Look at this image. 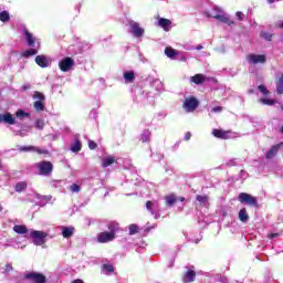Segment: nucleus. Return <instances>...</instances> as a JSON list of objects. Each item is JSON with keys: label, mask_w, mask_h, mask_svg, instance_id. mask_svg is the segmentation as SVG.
<instances>
[{"label": "nucleus", "mask_w": 283, "mask_h": 283, "mask_svg": "<svg viewBox=\"0 0 283 283\" xmlns=\"http://www.w3.org/2000/svg\"><path fill=\"white\" fill-rule=\"evenodd\" d=\"M30 238L35 247H43L46 242L45 239L48 238V232L33 230L30 232Z\"/></svg>", "instance_id": "f257e3e1"}, {"label": "nucleus", "mask_w": 283, "mask_h": 283, "mask_svg": "<svg viewBox=\"0 0 283 283\" xmlns=\"http://www.w3.org/2000/svg\"><path fill=\"white\" fill-rule=\"evenodd\" d=\"M33 98L35 102L33 103L34 109L36 112H44L45 111V95L39 91L33 93Z\"/></svg>", "instance_id": "f03ea898"}, {"label": "nucleus", "mask_w": 283, "mask_h": 283, "mask_svg": "<svg viewBox=\"0 0 283 283\" xmlns=\"http://www.w3.org/2000/svg\"><path fill=\"white\" fill-rule=\"evenodd\" d=\"M40 176H50L54 171V165L51 161L43 160L36 164Z\"/></svg>", "instance_id": "7ed1b4c3"}, {"label": "nucleus", "mask_w": 283, "mask_h": 283, "mask_svg": "<svg viewBox=\"0 0 283 283\" xmlns=\"http://www.w3.org/2000/svg\"><path fill=\"white\" fill-rule=\"evenodd\" d=\"M238 200L239 202H241V205H249V207H258V198L247 192H240Z\"/></svg>", "instance_id": "20e7f679"}, {"label": "nucleus", "mask_w": 283, "mask_h": 283, "mask_svg": "<svg viewBox=\"0 0 283 283\" xmlns=\"http://www.w3.org/2000/svg\"><path fill=\"white\" fill-rule=\"evenodd\" d=\"M24 280H29L31 283H46L48 277L44 274L38 272H29L24 274Z\"/></svg>", "instance_id": "39448f33"}, {"label": "nucleus", "mask_w": 283, "mask_h": 283, "mask_svg": "<svg viewBox=\"0 0 283 283\" xmlns=\"http://www.w3.org/2000/svg\"><path fill=\"white\" fill-rule=\"evenodd\" d=\"M199 102L196 97H187L182 104L184 109L186 112H196L198 109Z\"/></svg>", "instance_id": "423d86ee"}, {"label": "nucleus", "mask_w": 283, "mask_h": 283, "mask_svg": "<svg viewBox=\"0 0 283 283\" xmlns=\"http://www.w3.org/2000/svg\"><path fill=\"white\" fill-rule=\"evenodd\" d=\"M75 65L74 59L72 57H64L59 62V67L61 72H70Z\"/></svg>", "instance_id": "0eeeda50"}, {"label": "nucleus", "mask_w": 283, "mask_h": 283, "mask_svg": "<svg viewBox=\"0 0 283 283\" xmlns=\"http://www.w3.org/2000/svg\"><path fill=\"white\" fill-rule=\"evenodd\" d=\"M247 60H248V63H250L251 65H258V63L264 64L266 63V55L264 54L258 55V54L251 53L247 56Z\"/></svg>", "instance_id": "6e6552de"}, {"label": "nucleus", "mask_w": 283, "mask_h": 283, "mask_svg": "<svg viewBox=\"0 0 283 283\" xmlns=\"http://www.w3.org/2000/svg\"><path fill=\"white\" fill-rule=\"evenodd\" d=\"M114 240H116V235H114V233L104 231L97 234V242H99L101 244L114 242Z\"/></svg>", "instance_id": "1a4fd4ad"}, {"label": "nucleus", "mask_w": 283, "mask_h": 283, "mask_svg": "<svg viewBox=\"0 0 283 283\" xmlns=\"http://www.w3.org/2000/svg\"><path fill=\"white\" fill-rule=\"evenodd\" d=\"M231 130H223L218 128L212 130V136H214V138H220L221 140H229V138H231Z\"/></svg>", "instance_id": "9d476101"}, {"label": "nucleus", "mask_w": 283, "mask_h": 283, "mask_svg": "<svg viewBox=\"0 0 283 283\" xmlns=\"http://www.w3.org/2000/svg\"><path fill=\"white\" fill-rule=\"evenodd\" d=\"M130 30L132 34H134V36L137 39H140V36L145 34V29L140 28V24L136 21H130Z\"/></svg>", "instance_id": "9b49d317"}, {"label": "nucleus", "mask_w": 283, "mask_h": 283, "mask_svg": "<svg viewBox=\"0 0 283 283\" xmlns=\"http://www.w3.org/2000/svg\"><path fill=\"white\" fill-rule=\"evenodd\" d=\"M206 17L208 18V19H217V21H221V23H226L227 25H233V21L229 18V17H227V15H224V14H214V15H211V13H209V12H207L206 13Z\"/></svg>", "instance_id": "f8f14e48"}, {"label": "nucleus", "mask_w": 283, "mask_h": 283, "mask_svg": "<svg viewBox=\"0 0 283 283\" xmlns=\"http://www.w3.org/2000/svg\"><path fill=\"white\" fill-rule=\"evenodd\" d=\"M282 147H283V142L272 146L271 149L265 153L266 160H271V158H275V156H277V151H280Z\"/></svg>", "instance_id": "ddd939ff"}, {"label": "nucleus", "mask_w": 283, "mask_h": 283, "mask_svg": "<svg viewBox=\"0 0 283 283\" xmlns=\"http://www.w3.org/2000/svg\"><path fill=\"white\" fill-rule=\"evenodd\" d=\"M0 123H6L7 125H17V117H14V115L11 113H0Z\"/></svg>", "instance_id": "4468645a"}, {"label": "nucleus", "mask_w": 283, "mask_h": 283, "mask_svg": "<svg viewBox=\"0 0 283 283\" xmlns=\"http://www.w3.org/2000/svg\"><path fill=\"white\" fill-rule=\"evenodd\" d=\"M190 81L191 83H195V85H202V83L207 82L208 78L205 74H196L190 77Z\"/></svg>", "instance_id": "2eb2a0df"}, {"label": "nucleus", "mask_w": 283, "mask_h": 283, "mask_svg": "<svg viewBox=\"0 0 283 283\" xmlns=\"http://www.w3.org/2000/svg\"><path fill=\"white\" fill-rule=\"evenodd\" d=\"M169 25H171V20L166 19V18H160L158 21V27L163 28L165 32H169Z\"/></svg>", "instance_id": "dca6fc26"}, {"label": "nucleus", "mask_w": 283, "mask_h": 283, "mask_svg": "<svg viewBox=\"0 0 283 283\" xmlns=\"http://www.w3.org/2000/svg\"><path fill=\"white\" fill-rule=\"evenodd\" d=\"M196 280V271L189 270L184 274V282L191 283Z\"/></svg>", "instance_id": "f3484780"}, {"label": "nucleus", "mask_w": 283, "mask_h": 283, "mask_svg": "<svg viewBox=\"0 0 283 283\" xmlns=\"http://www.w3.org/2000/svg\"><path fill=\"white\" fill-rule=\"evenodd\" d=\"M149 140H151V130L144 129L139 136V142L140 143H149Z\"/></svg>", "instance_id": "a211bd4d"}, {"label": "nucleus", "mask_w": 283, "mask_h": 283, "mask_svg": "<svg viewBox=\"0 0 283 283\" xmlns=\"http://www.w3.org/2000/svg\"><path fill=\"white\" fill-rule=\"evenodd\" d=\"M74 227H62V237L65 239L72 238L74 235Z\"/></svg>", "instance_id": "6ab92c4d"}, {"label": "nucleus", "mask_w": 283, "mask_h": 283, "mask_svg": "<svg viewBox=\"0 0 283 283\" xmlns=\"http://www.w3.org/2000/svg\"><path fill=\"white\" fill-rule=\"evenodd\" d=\"M35 63L39 67H48V57L45 55L35 56Z\"/></svg>", "instance_id": "aec40b11"}, {"label": "nucleus", "mask_w": 283, "mask_h": 283, "mask_svg": "<svg viewBox=\"0 0 283 283\" xmlns=\"http://www.w3.org/2000/svg\"><path fill=\"white\" fill-rule=\"evenodd\" d=\"M107 229H108V233H113V235H116V231L120 229V224L116 221H112L108 223Z\"/></svg>", "instance_id": "412c9836"}, {"label": "nucleus", "mask_w": 283, "mask_h": 283, "mask_svg": "<svg viewBox=\"0 0 283 283\" xmlns=\"http://www.w3.org/2000/svg\"><path fill=\"white\" fill-rule=\"evenodd\" d=\"M24 34H25V39L29 48H34V43H35L34 35H32V33H30V31L28 30H24Z\"/></svg>", "instance_id": "4be33fe9"}, {"label": "nucleus", "mask_w": 283, "mask_h": 283, "mask_svg": "<svg viewBox=\"0 0 283 283\" xmlns=\"http://www.w3.org/2000/svg\"><path fill=\"white\" fill-rule=\"evenodd\" d=\"M196 200L197 202H199L200 207H207L209 202V197L207 195H203V196L197 195Z\"/></svg>", "instance_id": "5701e85b"}, {"label": "nucleus", "mask_w": 283, "mask_h": 283, "mask_svg": "<svg viewBox=\"0 0 283 283\" xmlns=\"http://www.w3.org/2000/svg\"><path fill=\"white\" fill-rule=\"evenodd\" d=\"M124 78L126 83H134L136 81V74L134 71L124 72Z\"/></svg>", "instance_id": "b1692460"}, {"label": "nucleus", "mask_w": 283, "mask_h": 283, "mask_svg": "<svg viewBox=\"0 0 283 283\" xmlns=\"http://www.w3.org/2000/svg\"><path fill=\"white\" fill-rule=\"evenodd\" d=\"M239 220L241 222H249V213L247 212V208H242L239 211Z\"/></svg>", "instance_id": "393cba45"}, {"label": "nucleus", "mask_w": 283, "mask_h": 283, "mask_svg": "<svg viewBox=\"0 0 283 283\" xmlns=\"http://www.w3.org/2000/svg\"><path fill=\"white\" fill-rule=\"evenodd\" d=\"M13 231L20 235H23L24 233H28V227L23 224H17L13 227Z\"/></svg>", "instance_id": "a878e982"}, {"label": "nucleus", "mask_w": 283, "mask_h": 283, "mask_svg": "<svg viewBox=\"0 0 283 283\" xmlns=\"http://www.w3.org/2000/svg\"><path fill=\"white\" fill-rule=\"evenodd\" d=\"M167 207H174L176 202H178V198L175 195L166 196L165 197Z\"/></svg>", "instance_id": "bb28decb"}, {"label": "nucleus", "mask_w": 283, "mask_h": 283, "mask_svg": "<svg viewBox=\"0 0 283 283\" xmlns=\"http://www.w3.org/2000/svg\"><path fill=\"white\" fill-rule=\"evenodd\" d=\"M275 85H276V94L282 95L283 94V74L275 82Z\"/></svg>", "instance_id": "cd10ccee"}, {"label": "nucleus", "mask_w": 283, "mask_h": 283, "mask_svg": "<svg viewBox=\"0 0 283 283\" xmlns=\"http://www.w3.org/2000/svg\"><path fill=\"white\" fill-rule=\"evenodd\" d=\"M82 147H83V145L81 144V140L75 139V142L71 146V151L76 154V153L81 151Z\"/></svg>", "instance_id": "c85d7f7f"}, {"label": "nucleus", "mask_w": 283, "mask_h": 283, "mask_svg": "<svg viewBox=\"0 0 283 283\" xmlns=\"http://www.w3.org/2000/svg\"><path fill=\"white\" fill-rule=\"evenodd\" d=\"M165 54H166V56H168V59H174V57L178 56V52H176L174 50V48H170V46H167L165 49Z\"/></svg>", "instance_id": "c756f323"}, {"label": "nucleus", "mask_w": 283, "mask_h": 283, "mask_svg": "<svg viewBox=\"0 0 283 283\" xmlns=\"http://www.w3.org/2000/svg\"><path fill=\"white\" fill-rule=\"evenodd\" d=\"M25 189H28V182L25 181H20L15 185L17 193H21V191H25Z\"/></svg>", "instance_id": "7c9ffc66"}, {"label": "nucleus", "mask_w": 283, "mask_h": 283, "mask_svg": "<svg viewBox=\"0 0 283 283\" xmlns=\"http://www.w3.org/2000/svg\"><path fill=\"white\" fill-rule=\"evenodd\" d=\"M114 163H116V159L114 157H106L105 159H103L102 167H111V165H114Z\"/></svg>", "instance_id": "2f4dec72"}, {"label": "nucleus", "mask_w": 283, "mask_h": 283, "mask_svg": "<svg viewBox=\"0 0 283 283\" xmlns=\"http://www.w3.org/2000/svg\"><path fill=\"white\" fill-rule=\"evenodd\" d=\"M38 52L39 51L36 49H29L22 53V56L24 59H30V56H34L35 54H38Z\"/></svg>", "instance_id": "473e14b6"}, {"label": "nucleus", "mask_w": 283, "mask_h": 283, "mask_svg": "<svg viewBox=\"0 0 283 283\" xmlns=\"http://www.w3.org/2000/svg\"><path fill=\"white\" fill-rule=\"evenodd\" d=\"M15 116L18 118H20L21 120H23V118H30V113H27L23 109H18L17 113H15Z\"/></svg>", "instance_id": "72a5a7b5"}, {"label": "nucleus", "mask_w": 283, "mask_h": 283, "mask_svg": "<svg viewBox=\"0 0 283 283\" xmlns=\"http://www.w3.org/2000/svg\"><path fill=\"white\" fill-rule=\"evenodd\" d=\"M0 21L8 23V21H10V13L8 11L0 12Z\"/></svg>", "instance_id": "f704fd0d"}, {"label": "nucleus", "mask_w": 283, "mask_h": 283, "mask_svg": "<svg viewBox=\"0 0 283 283\" xmlns=\"http://www.w3.org/2000/svg\"><path fill=\"white\" fill-rule=\"evenodd\" d=\"M33 151H35L36 154H39L40 156H49L50 155V150L45 149V148H39V147H34Z\"/></svg>", "instance_id": "c9c22d12"}, {"label": "nucleus", "mask_w": 283, "mask_h": 283, "mask_svg": "<svg viewBox=\"0 0 283 283\" xmlns=\"http://www.w3.org/2000/svg\"><path fill=\"white\" fill-rule=\"evenodd\" d=\"M139 229H138V226L137 224H130L128 227V233L129 235H136V233H138Z\"/></svg>", "instance_id": "e433bc0d"}, {"label": "nucleus", "mask_w": 283, "mask_h": 283, "mask_svg": "<svg viewBox=\"0 0 283 283\" xmlns=\"http://www.w3.org/2000/svg\"><path fill=\"white\" fill-rule=\"evenodd\" d=\"M102 271H104V273H114V265L103 264L102 265Z\"/></svg>", "instance_id": "4c0bfd02"}, {"label": "nucleus", "mask_w": 283, "mask_h": 283, "mask_svg": "<svg viewBox=\"0 0 283 283\" xmlns=\"http://www.w3.org/2000/svg\"><path fill=\"white\" fill-rule=\"evenodd\" d=\"M261 103H263V105H275L277 103V101L275 99H269V98H261L260 99Z\"/></svg>", "instance_id": "58836bf2"}, {"label": "nucleus", "mask_w": 283, "mask_h": 283, "mask_svg": "<svg viewBox=\"0 0 283 283\" xmlns=\"http://www.w3.org/2000/svg\"><path fill=\"white\" fill-rule=\"evenodd\" d=\"M258 90H259L262 94H264V96H269V94H271V92H269V88H266V86H264V85H262V84H260V85L258 86Z\"/></svg>", "instance_id": "ea45409f"}, {"label": "nucleus", "mask_w": 283, "mask_h": 283, "mask_svg": "<svg viewBox=\"0 0 283 283\" xmlns=\"http://www.w3.org/2000/svg\"><path fill=\"white\" fill-rule=\"evenodd\" d=\"M70 191H72V193H78L81 191V186L73 184L70 186Z\"/></svg>", "instance_id": "a19ab883"}, {"label": "nucleus", "mask_w": 283, "mask_h": 283, "mask_svg": "<svg viewBox=\"0 0 283 283\" xmlns=\"http://www.w3.org/2000/svg\"><path fill=\"white\" fill-rule=\"evenodd\" d=\"M35 127H36V129L42 130L45 127V122L43 119H38L35 122Z\"/></svg>", "instance_id": "79ce46f5"}, {"label": "nucleus", "mask_w": 283, "mask_h": 283, "mask_svg": "<svg viewBox=\"0 0 283 283\" xmlns=\"http://www.w3.org/2000/svg\"><path fill=\"white\" fill-rule=\"evenodd\" d=\"M260 36H262V39H264L265 41H271L273 39V34L268 32H261Z\"/></svg>", "instance_id": "37998d69"}, {"label": "nucleus", "mask_w": 283, "mask_h": 283, "mask_svg": "<svg viewBox=\"0 0 283 283\" xmlns=\"http://www.w3.org/2000/svg\"><path fill=\"white\" fill-rule=\"evenodd\" d=\"M146 209H147V211H149L150 213H154V202H153V201H147V202H146Z\"/></svg>", "instance_id": "c03bdc74"}, {"label": "nucleus", "mask_w": 283, "mask_h": 283, "mask_svg": "<svg viewBox=\"0 0 283 283\" xmlns=\"http://www.w3.org/2000/svg\"><path fill=\"white\" fill-rule=\"evenodd\" d=\"M20 151H34V146H23Z\"/></svg>", "instance_id": "a18cd8bd"}, {"label": "nucleus", "mask_w": 283, "mask_h": 283, "mask_svg": "<svg viewBox=\"0 0 283 283\" xmlns=\"http://www.w3.org/2000/svg\"><path fill=\"white\" fill-rule=\"evenodd\" d=\"M88 147L90 149H96V147H98V144L91 139L88 140Z\"/></svg>", "instance_id": "49530a36"}, {"label": "nucleus", "mask_w": 283, "mask_h": 283, "mask_svg": "<svg viewBox=\"0 0 283 283\" xmlns=\"http://www.w3.org/2000/svg\"><path fill=\"white\" fill-rule=\"evenodd\" d=\"M213 10H214V12H217V14H223L222 8H220V7H218V6H216V7L213 8Z\"/></svg>", "instance_id": "de8ad7c7"}, {"label": "nucleus", "mask_w": 283, "mask_h": 283, "mask_svg": "<svg viewBox=\"0 0 283 283\" xmlns=\"http://www.w3.org/2000/svg\"><path fill=\"white\" fill-rule=\"evenodd\" d=\"M212 112H213L214 114H218V113L222 112V106H216V107H213V108H212Z\"/></svg>", "instance_id": "09e8293b"}, {"label": "nucleus", "mask_w": 283, "mask_h": 283, "mask_svg": "<svg viewBox=\"0 0 283 283\" xmlns=\"http://www.w3.org/2000/svg\"><path fill=\"white\" fill-rule=\"evenodd\" d=\"M279 235H280V233H270V234H268V238L270 240H273L274 238H277Z\"/></svg>", "instance_id": "8fccbe9b"}, {"label": "nucleus", "mask_w": 283, "mask_h": 283, "mask_svg": "<svg viewBox=\"0 0 283 283\" xmlns=\"http://www.w3.org/2000/svg\"><path fill=\"white\" fill-rule=\"evenodd\" d=\"M185 140H191V132L186 133Z\"/></svg>", "instance_id": "3c124183"}, {"label": "nucleus", "mask_w": 283, "mask_h": 283, "mask_svg": "<svg viewBox=\"0 0 283 283\" xmlns=\"http://www.w3.org/2000/svg\"><path fill=\"white\" fill-rule=\"evenodd\" d=\"M10 271H12V265L11 264H7L6 265V272L10 273Z\"/></svg>", "instance_id": "603ef678"}, {"label": "nucleus", "mask_w": 283, "mask_h": 283, "mask_svg": "<svg viewBox=\"0 0 283 283\" xmlns=\"http://www.w3.org/2000/svg\"><path fill=\"white\" fill-rule=\"evenodd\" d=\"M235 17L239 19V21H242V12L238 11Z\"/></svg>", "instance_id": "864d4df0"}, {"label": "nucleus", "mask_w": 283, "mask_h": 283, "mask_svg": "<svg viewBox=\"0 0 283 283\" xmlns=\"http://www.w3.org/2000/svg\"><path fill=\"white\" fill-rule=\"evenodd\" d=\"M72 283H85V282H83V280H81V279H76V280L72 281Z\"/></svg>", "instance_id": "5fc2aeb1"}, {"label": "nucleus", "mask_w": 283, "mask_h": 283, "mask_svg": "<svg viewBox=\"0 0 283 283\" xmlns=\"http://www.w3.org/2000/svg\"><path fill=\"white\" fill-rule=\"evenodd\" d=\"M205 46H202V44H199L196 46V50L200 51V50H203Z\"/></svg>", "instance_id": "6e6d98bb"}, {"label": "nucleus", "mask_w": 283, "mask_h": 283, "mask_svg": "<svg viewBox=\"0 0 283 283\" xmlns=\"http://www.w3.org/2000/svg\"><path fill=\"white\" fill-rule=\"evenodd\" d=\"M268 3H275V1H280V0H266Z\"/></svg>", "instance_id": "4d7b16f0"}, {"label": "nucleus", "mask_w": 283, "mask_h": 283, "mask_svg": "<svg viewBox=\"0 0 283 283\" xmlns=\"http://www.w3.org/2000/svg\"><path fill=\"white\" fill-rule=\"evenodd\" d=\"M180 202H185V197L179 198Z\"/></svg>", "instance_id": "13d9d810"}, {"label": "nucleus", "mask_w": 283, "mask_h": 283, "mask_svg": "<svg viewBox=\"0 0 283 283\" xmlns=\"http://www.w3.org/2000/svg\"><path fill=\"white\" fill-rule=\"evenodd\" d=\"M24 90H30V86H24Z\"/></svg>", "instance_id": "bf43d9fd"}, {"label": "nucleus", "mask_w": 283, "mask_h": 283, "mask_svg": "<svg viewBox=\"0 0 283 283\" xmlns=\"http://www.w3.org/2000/svg\"><path fill=\"white\" fill-rule=\"evenodd\" d=\"M281 134H283V126H281Z\"/></svg>", "instance_id": "052dcab7"}, {"label": "nucleus", "mask_w": 283, "mask_h": 283, "mask_svg": "<svg viewBox=\"0 0 283 283\" xmlns=\"http://www.w3.org/2000/svg\"><path fill=\"white\" fill-rule=\"evenodd\" d=\"M0 169H1V161H0Z\"/></svg>", "instance_id": "680f3d73"}]
</instances>
